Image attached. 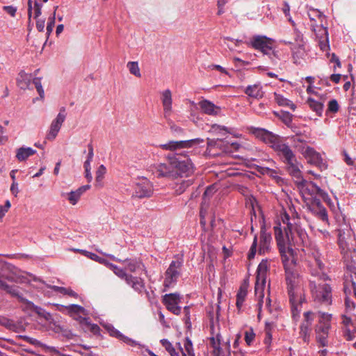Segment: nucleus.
Here are the masks:
<instances>
[{"instance_id": "22", "label": "nucleus", "mask_w": 356, "mask_h": 356, "mask_svg": "<svg viewBox=\"0 0 356 356\" xmlns=\"http://www.w3.org/2000/svg\"><path fill=\"white\" fill-rule=\"evenodd\" d=\"M105 328L109 333L110 336L118 339L130 346L135 347L140 346L137 341L122 334L111 324L106 325Z\"/></svg>"}, {"instance_id": "2", "label": "nucleus", "mask_w": 356, "mask_h": 356, "mask_svg": "<svg viewBox=\"0 0 356 356\" xmlns=\"http://www.w3.org/2000/svg\"><path fill=\"white\" fill-rule=\"evenodd\" d=\"M169 159L172 161L173 174L177 180L175 191L177 194H181L185 190L193 184V175L195 167L188 158L181 160L178 154H170Z\"/></svg>"}, {"instance_id": "48", "label": "nucleus", "mask_w": 356, "mask_h": 356, "mask_svg": "<svg viewBox=\"0 0 356 356\" xmlns=\"http://www.w3.org/2000/svg\"><path fill=\"white\" fill-rule=\"evenodd\" d=\"M58 6H56L54 7V10L52 13V15L49 17L47 26V34L49 36L53 31L54 25H55V20H56V12L58 9Z\"/></svg>"}, {"instance_id": "38", "label": "nucleus", "mask_w": 356, "mask_h": 356, "mask_svg": "<svg viewBox=\"0 0 356 356\" xmlns=\"http://www.w3.org/2000/svg\"><path fill=\"white\" fill-rule=\"evenodd\" d=\"M316 317H318L317 325L328 326L331 328V321L332 318L331 314L318 311L316 313Z\"/></svg>"}, {"instance_id": "60", "label": "nucleus", "mask_w": 356, "mask_h": 356, "mask_svg": "<svg viewBox=\"0 0 356 356\" xmlns=\"http://www.w3.org/2000/svg\"><path fill=\"white\" fill-rule=\"evenodd\" d=\"M169 124H170V129L172 133H173L174 134L182 135L184 133V130L181 127L176 125L172 121L169 123Z\"/></svg>"}, {"instance_id": "45", "label": "nucleus", "mask_w": 356, "mask_h": 356, "mask_svg": "<svg viewBox=\"0 0 356 356\" xmlns=\"http://www.w3.org/2000/svg\"><path fill=\"white\" fill-rule=\"evenodd\" d=\"M106 172V167L103 164L100 165L95 172V182L97 186H102V181Z\"/></svg>"}, {"instance_id": "37", "label": "nucleus", "mask_w": 356, "mask_h": 356, "mask_svg": "<svg viewBox=\"0 0 356 356\" xmlns=\"http://www.w3.org/2000/svg\"><path fill=\"white\" fill-rule=\"evenodd\" d=\"M307 104L311 110L316 113L318 116H321L324 110V105L322 102L315 100L312 97H309Z\"/></svg>"}, {"instance_id": "9", "label": "nucleus", "mask_w": 356, "mask_h": 356, "mask_svg": "<svg viewBox=\"0 0 356 356\" xmlns=\"http://www.w3.org/2000/svg\"><path fill=\"white\" fill-rule=\"evenodd\" d=\"M184 259L182 257L177 256L176 260H172L164 273L163 286L169 289L175 286L181 275Z\"/></svg>"}, {"instance_id": "40", "label": "nucleus", "mask_w": 356, "mask_h": 356, "mask_svg": "<svg viewBox=\"0 0 356 356\" xmlns=\"http://www.w3.org/2000/svg\"><path fill=\"white\" fill-rule=\"evenodd\" d=\"M78 251H79L80 252H81V254L86 257H87L88 258L95 261H97L101 264H103L105 266H106L108 268L110 262L108 261H107L106 259L103 258V257H101L99 256H98L97 254L95 253H93V252H88L87 250H78Z\"/></svg>"}, {"instance_id": "4", "label": "nucleus", "mask_w": 356, "mask_h": 356, "mask_svg": "<svg viewBox=\"0 0 356 356\" xmlns=\"http://www.w3.org/2000/svg\"><path fill=\"white\" fill-rule=\"evenodd\" d=\"M338 245L344 259L356 264V238L348 226L338 230Z\"/></svg>"}, {"instance_id": "6", "label": "nucleus", "mask_w": 356, "mask_h": 356, "mask_svg": "<svg viewBox=\"0 0 356 356\" xmlns=\"http://www.w3.org/2000/svg\"><path fill=\"white\" fill-rule=\"evenodd\" d=\"M292 178L298 190L302 194V196H310V197H308V199L310 200V202H312L315 197H321L328 204L331 203V199L328 194L313 181H307L305 180L302 177L301 170H300L298 177Z\"/></svg>"}, {"instance_id": "17", "label": "nucleus", "mask_w": 356, "mask_h": 356, "mask_svg": "<svg viewBox=\"0 0 356 356\" xmlns=\"http://www.w3.org/2000/svg\"><path fill=\"white\" fill-rule=\"evenodd\" d=\"M302 155L311 165H314L319 168L321 170H325L327 168V165L321 155L313 147H308L307 149L304 150Z\"/></svg>"}, {"instance_id": "56", "label": "nucleus", "mask_w": 356, "mask_h": 356, "mask_svg": "<svg viewBox=\"0 0 356 356\" xmlns=\"http://www.w3.org/2000/svg\"><path fill=\"white\" fill-rule=\"evenodd\" d=\"M257 236H254L253 242L252 243V245L250 247V249L249 250V252L248 254V259H252L254 258V256L257 252Z\"/></svg>"}, {"instance_id": "50", "label": "nucleus", "mask_w": 356, "mask_h": 356, "mask_svg": "<svg viewBox=\"0 0 356 356\" xmlns=\"http://www.w3.org/2000/svg\"><path fill=\"white\" fill-rule=\"evenodd\" d=\"M312 329H308L305 327H300V338L302 339L304 343L308 344L310 341Z\"/></svg>"}, {"instance_id": "47", "label": "nucleus", "mask_w": 356, "mask_h": 356, "mask_svg": "<svg viewBox=\"0 0 356 356\" xmlns=\"http://www.w3.org/2000/svg\"><path fill=\"white\" fill-rule=\"evenodd\" d=\"M60 306L65 307L67 310V312L70 314H79L85 312V309L83 307L75 304L70 305L65 307L63 305Z\"/></svg>"}, {"instance_id": "33", "label": "nucleus", "mask_w": 356, "mask_h": 356, "mask_svg": "<svg viewBox=\"0 0 356 356\" xmlns=\"http://www.w3.org/2000/svg\"><path fill=\"white\" fill-rule=\"evenodd\" d=\"M213 186H210L209 187L207 188V189L205 190L204 194H203V202L202 204V206H201V209H200V225H202V227L204 228L206 225V220H205V211H204L203 209V207L204 205L206 204V201H207V197H209V196H211L213 193Z\"/></svg>"}, {"instance_id": "41", "label": "nucleus", "mask_w": 356, "mask_h": 356, "mask_svg": "<svg viewBox=\"0 0 356 356\" xmlns=\"http://www.w3.org/2000/svg\"><path fill=\"white\" fill-rule=\"evenodd\" d=\"M47 288L51 289L52 291L57 292V293H60L63 295H67V296H69L70 297H73V298L78 297L77 293L74 291L70 288H65V287L58 286H54V285H47Z\"/></svg>"}, {"instance_id": "20", "label": "nucleus", "mask_w": 356, "mask_h": 356, "mask_svg": "<svg viewBox=\"0 0 356 356\" xmlns=\"http://www.w3.org/2000/svg\"><path fill=\"white\" fill-rule=\"evenodd\" d=\"M271 241V234L266 232L264 225L262 226L260 232V240L258 250L259 254H265L270 250Z\"/></svg>"}, {"instance_id": "10", "label": "nucleus", "mask_w": 356, "mask_h": 356, "mask_svg": "<svg viewBox=\"0 0 356 356\" xmlns=\"http://www.w3.org/2000/svg\"><path fill=\"white\" fill-rule=\"evenodd\" d=\"M311 257L309 260V272L312 277H316L318 281L330 280L328 275L323 273L324 264L322 259V255L316 248L311 250L309 252Z\"/></svg>"}, {"instance_id": "46", "label": "nucleus", "mask_w": 356, "mask_h": 356, "mask_svg": "<svg viewBox=\"0 0 356 356\" xmlns=\"http://www.w3.org/2000/svg\"><path fill=\"white\" fill-rule=\"evenodd\" d=\"M209 344L213 348V353L219 352L220 350H222V348L220 347V334H218L216 337H210Z\"/></svg>"}, {"instance_id": "32", "label": "nucleus", "mask_w": 356, "mask_h": 356, "mask_svg": "<svg viewBox=\"0 0 356 356\" xmlns=\"http://www.w3.org/2000/svg\"><path fill=\"white\" fill-rule=\"evenodd\" d=\"M32 79V75L31 74L26 73L24 70H22L18 74L17 79V86L22 90H26L29 88Z\"/></svg>"}, {"instance_id": "11", "label": "nucleus", "mask_w": 356, "mask_h": 356, "mask_svg": "<svg viewBox=\"0 0 356 356\" xmlns=\"http://www.w3.org/2000/svg\"><path fill=\"white\" fill-rule=\"evenodd\" d=\"M204 140L197 138L191 140L175 141L170 140L165 144H161L159 147L163 150L176 151L181 149L191 148L202 143Z\"/></svg>"}, {"instance_id": "54", "label": "nucleus", "mask_w": 356, "mask_h": 356, "mask_svg": "<svg viewBox=\"0 0 356 356\" xmlns=\"http://www.w3.org/2000/svg\"><path fill=\"white\" fill-rule=\"evenodd\" d=\"M41 79L42 78L40 77H35L33 79V83L35 85L40 99H43L44 97V91L42 86Z\"/></svg>"}, {"instance_id": "39", "label": "nucleus", "mask_w": 356, "mask_h": 356, "mask_svg": "<svg viewBox=\"0 0 356 356\" xmlns=\"http://www.w3.org/2000/svg\"><path fill=\"white\" fill-rule=\"evenodd\" d=\"M274 96L275 101L279 106L289 107L293 111L296 110V106L291 100L285 98L283 95L277 94L276 92L274 93Z\"/></svg>"}, {"instance_id": "21", "label": "nucleus", "mask_w": 356, "mask_h": 356, "mask_svg": "<svg viewBox=\"0 0 356 356\" xmlns=\"http://www.w3.org/2000/svg\"><path fill=\"white\" fill-rule=\"evenodd\" d=\"M328 326H322L316 325L314 331L316 334V340L319 346L325 347L328 345V336L330 330Z\"/></svg>"}, {"instance_id": "27", "label": "nucleus", "mask_w": 356, "mask_h": 356, "mask_svg": "<svg viewBox=\"0 0 356 356\" xmlns=\"http://www.w3.org/2000/svg\"><path fill=\"white\" fill-rule=\"evenodd\" d=\"M125 282L138 293H141L145 290V281L141 277H134L130 274Z\"/></svg>"}, {"instance_id": "19", "label": "nucleus", "mask_w": 356, "mask_h": 356, "mask_svg": "<svg viewBox=\"0 0 356 356\" xmlns=\"http://www.w3.org/2000/svg\"><path fill=\"white\" fill-rule=\"evenodd\" d=\"M311 212L325 223H328V216L326 209L322 205L319 198H314L309 206Z\"/></svg>"}, {"instance_id": "44", "label": "nucleus", "mask_w": 356, "mask_h": 356, "mask_svg": "<svg viewBox=\"0 0 356 356\" xmlns=\"http://www.w3.org/2000/svg\"><path fill=\"white\" fill-rule=\"evenodd\" d=\"M287 127H291L293 115L287 111H281L274 113Z\"/></svg>"}, {"instance_id": "58", "label": "nucleus", "mask_w": 356, "mask_h": 356, "mask_svg": "<svg viewBox=\"0 0 356 356\" xmlns=\"http://www.w3.org/2000/svg\"><path fill=\"white\" fill-rule=\"evenodd\" d=\"M356 330H350V328L346 327L343 330V336L348 341H352L355 337Z\"/></svg>"}, {"instance_id": "26", "label": "nucleus", "mask_w": 356, "mask_h": 356, "mask_svg": "<svg viewBox=\"0 0 356 356\" xmlns=\"http://www.w3.org/2000/svg\"><path fill=\"white\" fill-rule=\"evenodd\" d=\"M308 17L311 21V29L312 30L316 33L319 29L320 26L316 24V19H318L321 22H323V19L325 18V15L318 9H315L313 8H309L307 11Z\"/></svg>"}, {"instance_id": "31", "label": "nucleus", "mask_w": 356, "mask_h": 356, "mask_svg": "<svg viewBox=\"0 0 356 356\" xmlns=\"http://www.w3.org/2000/svg\"><path fill=\"white\" fill-rule=\"evenodd\" d=\"M280 42L287 45H293L291 47L292 56L293 59L295 60V63L298 62V59L302 58L305 54L304 44H299L293 45V42L291 41H287L285 40H280Z\"/></svg>"}, {"instance_id": "43", "label": "nucleus", "mask_w": 356, "mask_h": 356, "mask_svg": "<svg viewBox=\"0 0 356 356\" xmlns=\"http://www.w3.org/2000/svg\"><path fill=\"white\" fill-rule=\"evenodd\" d=\"M108 268L113 270V272L120 279L124 280V281L127 280L128 278V276L130 275V274H128L126 272V270L124 268H122L120 267L117 266L116 265L112 264L110 262Z\"/></svg>"}, {"instance_id": "13", "label": "nucleus", "mask_w": 356, "mask_h": 356, "mask_svg": "<svg viewBox=\"0 0 356 356\" xmlns=\"http://www.w3.org/2000/svg\"><path fill=\"white\" fill-rule=\"evenodd\" d=\"M67 116L66 109L65 107L60 108L59 113L56 118L51 122L49 130L47 134L46 138L49 140H53L57 136L63 123L65 122Z\"/></svg>"}, {"instance_id": "1", "label": "nucleus", "mask_w": 356, "mask_h": 356, "mask_svg": "<svg viewBox=\"0 0 356 356\" xmlns=\"http://www.w3.org/2000/svg\"><path fill=\"white\" fill-rule=\"evenodd\" d=\"M282 221L286 225L284 233L282 230L281 223L278 222L274 226L275 237L285 270V281L292 317L297 319L306 298L302 279L295 270L296 262L292 245L307 247L309 245V241L300 218L294 216L291 217L284 212L282 215Z\"/></svg>"}, {"instance_id": "62", "label": "nucleus", "mask_w": 356, "mask_h": 356, "mask_svg": "<svg viewBox=\"0 0 356 356\" xmlns=\"http://www.w3.org/2000/svg\"><path fill=\"white\" fill-rule=\"evenodd\" d=\"M42 3H39L38 1H34V9L35 13V18H38L42 14Z\"/></svg>"}, {"instance_id": "7", "label": "nucleus", "mask_w": 356, "mask_h": 356, "mask_svg": "<svg viewBox=\"0 0 356 356\" xmlns=\"http://www.w3.org/2000/svg\"><path fill=\"white\" fill-rule=\"evenodd\" d=\"M273 42L272 38L265 35H257L252 37L250 44L254 49L260 51L264 56H267L270 63L275 65L280 58L278 51L273 47Z\"/></svg>"}, {"instance_id": "57", "label": "nucleus", "mask_w": 356, "mask_h": 356, "mask_svg": "<svg viewBox=\"0 0 356 356\" xmlns=\"http://www.w3.org/2000/svg\"><path fill=\"white\" fill-rule=\"evenodd\" d=\"M67 199L70 204H72V205H75L81 197L80 195L78 193H76L75 191H71L67 194Z\"/></svg>"}, {"instance_id": "49", "label": "nucleus", "mask_w": 356, "mask_h": 356, "mask_svg": "<svg viewBox=\"0 0 356 356\" xmlns=\"http://www.w3.org/2000/svg\"><path fill=\"white\" fill-rule=\"evenodd\" d=\"M127 67L131 74H134L136 77L141 76V74L140 72V68H139L138 62H136V61L128 62Z\"/></svg>"}, {"instance_id": "63", "label": "nucleus", "mask_w": 356, "mask_h": 356, "mask_svg": "<svg viewBox=\"0 0 356 356\" xmlns=\"http://www.w3.org/2000/svg\"><path fill=\"white\" fill-rule=\"evenodd\" d=\"M227 353H225V351L222 349L219 352H216L213 353V356H231V351H230V345L229 342H227Z\"/></svg>"}, {"instance_id": "30", "label": "nucleus", "mask_w": 356, "mask_h": 356, "mask_svg": "<svg viewBox=\"0 0 356 356\" xmlns=\"http://www.w3.org/2000/svg\"><path fill=\"white\" fill-rule=\"evenodd\" d=\"M244 92L250 97L254 99H261L264 96V91L260 83L249 85L246 87Z\"/></svg>"}, {"instance_id": "5", "label": "nucleus", "mask_w": 356, "mask_h": 356, "mask_svg": "<svg viewBox=\"0 0 356 356\" xmlns=\"http://www.w3.org/2000/svg\"><path fill=\"white\" fill-rule=\"evenodd\" d=\"M325 281H318L316 277L310 278L308 286L312 298L315 302L331 305L332 304V289L329 284L325 282Z\"/></svg>"}, {"instance_id": "18", "label": "nucleus", "mask_w": 356, "mask_h": 356, "mask_svg": "<svg viewBox=\"0 0 356 356\" xmlns=\"http://www.w3.org/2000/svg\"><path fill=\"white\" fill-rule=\"evenodd\" d=\"M250 132L254 135L257 138L268 145L270 147L279 137L278 135L263 128L251 127L250 128Z\"/></svg>"}, {"instance_id": "15", "label": "nucleus", "mask_w": 356, "mask_h": 356, "mask_svg": "<svg viewBox=\"0 0 356 356\" xmlns=\"http://www.w3.org/2000/svg\"><path fill=\"white\" fill-rule=\"evenodd\" d=\"M162 302L166 309L174 314L179 315L181 312V307L179 306L181 302V296L178 293H168L163 296Z\"/></svg>"}, {"instance_id": "55", "label": "nucleus", "mask_w": 356, "mask_h": 356, "mask_svg": "<svg viewBox=\"0 0 356 356\" xmlns=\"http://www.w3.org/2000/svg\"><path fill=\"white\" fill-rule=\"evenodd\" d=\"M293 142L296 143L298 142L301 144L307 143L309 137L305 134V132H302L300 130V133L297 134V135L292 136L291 138Z\"/></svg>"}, {"instance_id": "59", "label": "nucleus", "mask_w": 356, "mask_h": 356, "mask_svg": "<svg viewBox=\"0 0 356 356\" xmlns=\"http://www.w3.org/2000/svg\"><path fill=\"white\" fill-rule=\"evenodd\" d=\"M7 326L10 330L15 332H20L24 330V327L22 325L13 321L8 322Z\"/></svg>"}, {"instance_id": "14", "label": "nucleus", "mask_w": 356, "mask_h": 356, "mask_svg": "<svg viewBox=\"0 0 356 356\" xmlns=\"http://www.w3.org/2000/svg\"><path fill=\"white\" fill-rule=\"evenodd\" d=\"M170 154H168L166 156V159L168 161V163H156L152 166V172L157 177H167L170 179H175V174H173V167L172 165V161L169 157H170Z\"/></svg>"}, {"instance_id": "8", "label": "nucleus", "mask_w": 356, "mask_h": 356, "mask_svg": "<svg viewBox=\"0 0 356 356\" xmlns=\"http://www.w3.org/2000/svg\"><path fill=\"white\" fill-rule=\"evenodd\" d=\"M271 260L264 259L259 264L257 268L256 282H255V296L258 298L259 305L263 302L264 297V289L266 284V278L270 268Z\"/></svg>"}, {"instance_id": "53", "label": "nucleus", "mask_w": 356, "mask_h": 356, "mask_svg": "<svg viewBox=\"0 0 356 356\" xmlns=\"http://www.w3.org/2000/svg\"><path fill=\"white\" fill-rule=\"evenodd\" d=\"M339 106L337 101L334 99L329 101L327 104V108L326 110V115H328L330 113H336L339 111Z\"/></svg>"}, {"instance_id": "64", "label": "nucleus", "mask_w": 356, "mask_h": 356, "mask_svg": "<svg viewBox=\"0 0 356 356\" xmlns=\"http://www.w3.org/2000/svg\"><path fill=\"white\" fill-rule=\"evenodd\" d=\"M3 10L8 13L9 14L10 16L12 17H15V14H16V12H17V8L13 6H5L3 7Z\"/></svg>"}, {"instance_id": "3", "label": "nucleus", "mask_w": 356, "mask_h": 356, "mask_svg": "<svg viewBox=\"0 0 356 356\" xmlns=\"http://www.w3.org/2000/svg\"><path fill=\"white\" fill-rule=\"evenodd\" d=\"M271 148L284 163L286 170L291 177H298L302 165L297 161L296 156L290 146L284 143L279 136L271 145Z\"/></svg>"}, {"instance_id": "12", "label": "nucleus", "mask_w": 356, "mask_h": 356, "mask_svg": "<svg viewBox=\"0 0 356 356\" xmlns=\"http://www.w3.org/2000/svg\"><path fill=\"white\" fill-rule=\"evenodd\" d=\"M153 191L151 181L145 177H142L136 183L133 195L138 198L149 197L153 194Z\"/></svg>"}, {"instance_id": "42", "label": "nucleus", "mask_w": 356, "mask_h": 356, "mask_svg": "<svg viewBox=\"0 0 356 356\" xmlns=\"http://www.w3.org/2000/svg\"><path fill=\"white\" fill-rule=\"evenodd\" d=\"M304 319L302 322L301 323L300 327H306L308 329H312V325L313 323V321L316 317V313L308 311L305 312L303 314Z\"/></svg>"}, {"instance_id": "34", "label": "nucleus", "mask_w": 356, "mask_h": 356, "mask_svg": "<svg viewBox=\"0 0 356 356\" xmlns=\"http://www.w3.org/2000/svg\"><path fill=\"white\" fill-rule=\"evenodd\" d=\"M80 324L83 329L89 330L91 333L96 336H100L101 329L99 326L95 323H91L88 318H82Z\"/></svg>"}, {"instance_id": "36", "label": "nucleus", "mask_w": 356, "mask_h": 356, "mask_svg": "<svg viewBox=\"0 0 356 356\" xmlns=\"http://www.w3.org/2000/svg\"><path fill=\"white\" fill-rule=\"evenodd\" d=\"M35 153L36 150L31 147H22L17 149L16 158L19 161H24Z\"/></svg>"}, {"instance_id": "61", "label": "nucleus", "mask_w": 356, "mask_h": 356, "mask_svg": "<svg viewBox=\"0 0 356 356\" xmlns=\"http://www.w3.org/2000/svg\"><path fill=\"white\" fill-rule=\"evenodd\" d=\"M293 35L296 44H303V35L297 28L293 29Z\"/></svg>"}, {"instance_id": "35", "label": "nucleus", "mask_w": 356, "mask_h": 356, "mask_svg": "<svg viewBox=\"0 0 356 356\" xmlns=\"http://www.w3.org/2000/svg\"><path fill=\"white\" fill-rule=\"evenodd\" d=\"M248 285L245 282L243 283L239 287V289L236 294V302L238 309H241V307L243 306V304L248 294Z\"/></svg>"}, {"instance_id": "52", "label": "nucleus", "mask_w": 356, "mask_h": 356, "mask_svg": "<svg viewBox=\"0 0 356 356\" xmlns=\"http://www.w3.org/2000/svg\"><path fill=\"white\" fill-rule=\"evenodd\" d=\"M255 333L252 327L245 331L244 339L248 346H251L254 341Z\"/></svg>"}, {"instance_id": "24", "label": "nucleus", "mask_w": 356, "mask_h": 356, "mask_svg": "<svg viewBox=\"0 0 356 356\" xmlns=\"http://www.w3.org/2000/svg\"><path fill=\"white\" fill-rule=\"evenodd\" d=\"M161 102L163 107L164 117L168 118L172 112V92L170 90L166 89L161 92Z\"/></svg>"}, {"instance_id": "28", "label": "nucleus", "mask_w": 356, "mask_h": 356, "mask_svg": "<svg viewBox=\"0 0 356 356\" xmlns=\"http://www.w3.org/2000/svg\"><path fill=\"white\" fill-rule=\"evenodd\" d=\"M316 36L319 38V47L322 51H327L330 48L327 28L321 24L317 31Z\"/></svg>"}, {"instance_id": "23", "label": "nucleus", "mask_w": 356, "mask_h": 356, "mask_svg": "<svg viewBox=\"0 0 356 356\" xmlns=\"http://www.w3.org/2000/svg\"><path fill=\"white\" fill-rule=\"evenodd\" d=\"M199 106L201 111L209 115L216 116L221 111L220 107L215 105L213 102L207 99L200 101Z\"/></svg>"}, {"instance_id": "51", "label": "nucleus", "mask_w": 356, "mask_h": 356, "mask_svg": "<svg viewBox=\"0 0 356 356\" xmlns=\"http://www.w3.org/2000/svg\"><path fill=\"white\" fill-rule=\"evenodd\" d=\"M184 352L188 356H195L193 350V343L188 337H186L184 342Z\"/></svg>"}, {"instance_id": "29", "label": "nucleus", "mask_w": 356, "mask_h": 356, "mask_svg": "<svg viewBox=\"0 0 356 356\" xmlns=\"http://www.w3.org/2000/svg\"><path fill=\"white\" fill-rule=\"evenodd\" d=\"M0 290L4 291L13 297L17 298L20 301L24 302V299L19 290V287L15 285H10L6 281L0 279Z\"/></svg>"}, {"instance_id": "25", "label": "nucleus", "mask_w": 356, "mask_h": 356, "mask_svg": "<svg viewBox=\"0 0 356 356\" xmlns=\"http://www.w3.org/2000/svg\"><path fill=\"white\" fill-rule=\"evenodd\" d=\"M160 343L170 356H186L181 347V343L178 342L176 343L178 350H177L172 344L166 339H161Z\"/></svg>"}, {"instance_id": "16", "label": "nucleus", "mask_w": 356, "mask_h": 356, "mask_svg": "<svg viewBox=\"0 0 356 356\" xmlns=\"http://www.w3.org/2000/svg\"><path fill=\"white\" fill-rule=\"evenodd\" d=\"M105 255L109 257L111 260L124 264L126 265L127 269L131 273H136L139 270H142L147 273L146 268L143 263L141 261L140 259H126L122 260L119 258L115 257L113 254H105Z\"/></svg>"}]
</instances>
